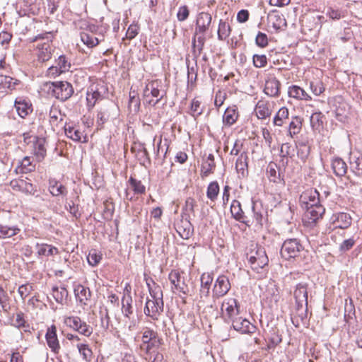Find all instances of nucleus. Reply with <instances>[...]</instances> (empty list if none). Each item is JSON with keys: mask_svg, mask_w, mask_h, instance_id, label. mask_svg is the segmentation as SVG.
Here are the masks:
<instances>
[{"mask_svg": "<svg viewBox=\"0 0 362 362\" xmlns=\"http://www.w3.org/2000/svg\"><path fill=\"white\" fill-rule=\"evenodd\" d=\"M212 16L207 12H200L198 13L195 23V30L197 33H206L211 24Z\"/></svg>", "mask_w": 362, "mask_h": 362, "instance_id": "nucleus-17", "label": "nucleus"}, {"mask_svg": "<svg viewBox=\"0 0 362 362\" xmlns=\"http://www.w3.org/2000/svg\"><path fill=\"white\" fill-rule=\"evenodd\" d=\"M215 162L204 160L202 165L201 175L202 177H207L213 173L215 169Z\"/></svg>", "mask_w": 362, "mask_h": 362, "instance_id": "nucleus-57", "label": "nucleus"}, {"mask_svg": "<svg viewBox=\"0 0 362 362\" xmlns=\"http://www.w3.org/2000/svg\"><path fill=\"white\" fill-rule=\"evenodd\" d=\"M213 276L210 273H204L201 276L200 297H208L210 293L211 286L213 282Z\"/></svg>", "mask_w": 362, "mask_h": 362, "instance_id": "nucleus-23", "label": "nucleus"}, {"mask_svg": "<svg viewBox=\"0 0 362 362\" xmlns=\"http://www.w3.org/2000/svg\"><path fill=\"white\" fill-rule=\"evenodd\" d=\"M303 119L299 116H292L289 123L288 133L291 137L298 134L302 128Z\"/></svg>", "mask_w": 362, "mask_h": 362, "instance_id": "nucleus-38", "label": "nucleus"}, {"mask_svg": "<svg viewBox=\"0 0 362 362\" xmlns=\"http://www.w3.org/2000/svg\"><path fill=\"white\" fill-rule=\"evenodd\" d=\"M127 286H126L124 288V295L122 298V312L125 317L130 320L131 316L134 313V310L131 291L127 288Z\"/></svg>", "mask_w": 362, "mask_h": 362, "instance_id": "nucleus-20", "label": "nucleus"}, {"mask_svg": "<svg viewBox=\"0 0 362 362\" xmlns=\"http://www.w3.org/2000/svg\"><path fill=\"white\" fill-rule=\"evenodd\" d=\"M68 295V292L66 288H60L58 287H53L52 288V296L53 298L58 303L62 304L64 300L66 298V297Z\"/></svg>", "mask_w": 362, "mask_h": 362, "instance_id": "nucleus-50", "label": "nucleus"}, {"mask_svg": "<svg viewBox=\"0 0 362 362\" xmlns=\"http://www.w3.org/2000/svg\"><path fill=\"white\" fill-rule=\"evenodd\" d=\"M163 311V301L147 299L144 307V313L153 320H158Z\"/></svg>", "mask_w": 362, "mask_h": 362, "instance_id": "nucleus-11", "label": "nucleus"}, {"mask_svg": "<svg viewBox=\"0 0 362 362\" xmlns=\"http://www.w3.org/2000/svg\"><path fill=\"white\" fill-rule=\"evenodd\" d=\"M150 94L153 98L158 100V103L163 98L165 93H161L158 88V83L157 81H152L145 87L144 90V96L148 97Z\"/></svg>", "mask_w": 362, "mask_h": 362, "instance_id": "nucleus-24", "label": "nucleus"}, {"mask_svg": "<svg viewBox=\"0 0 362 362\" xmlns=\"http://www.w3.org/2000/svg\"><path fill=\"white\" fill-rule=\"evenodd\" d=\"M12 325L16 327L25 328L24 331H27L26 328L28 325H26V321L24 319V315L22 312L17 313L12 320Z\"/></svg>", "mask_w": 362, "mask_h": 362, "instance_id": "nucleus-56", "label": "nucleus"}, {"mask_svg": "<svg viewBox=\"0 0 362 362\" xmlns=\"http://www.w3.org/2000/svg\"><path fill=\"white\" fill-rule=\"evenodd\" d=\"M248 156L246 152L240 153L235 163V169L238 174L242 177H245L248 174Z\"/></svg>", "mask_w": 362, "mask_h": 362, "instance_id": "nucleus-26", "label": "nucleus"}, {"mask_svg": "<svg viewBox=\"0 0 362 362\" xmlns=\"http://www.w3.org/2000/svg\"><path fill=\"white\" fill-rule=\"evenodd\" d=\"M189 16V10L187 5H182L179 7L177 13V18L180 22L186 21Z\"/></svg>", "mask_w": 362, "mask_h": 362, "instance_id": "nucleus-62", "label": "nucleus"}, {"mask_svg": "<svg viewBox=\"0 0 362 362\" xmlns=\"http://www.w3.org/2000/svg\"><path fill=\"white\" fill-rule=\"evenodd\" d=\"M101 259L102 256L98 254L95 250H91L87 257L88 264L93 267L96 266Z\"/></svg>", "mask_w": 362, "mask_h": 362, "instance_id": "nucleus-64", "label": "nucleus"}, {"mask_svg": "<svg viewBox=\"0 0 362 362\" xmlns=\"http://www.w3.org/2000/svg\"><path fill=\"white\" fill-rule=\"evenodd\" d=\"M238 118V112L234 107H228L223 115V122L226 126H231L237 121Z\"/></svg>", "mask_w": 362, "mask_h": 362, "instance_id": "nucleus-34", "label": "nucleus"}, {"mask_svg": "<svg viewBox=\"0 0 362 362\" xmlns=\"http://www.w3.org/2000/svg\"><path fill=\"white\" fill-rule=\"evenodd\" d=\"M288 95L291 98L298 99L310 100L311 97L305 92L304 89L298 86H292L288 88Z\"/></svg>", "mask_w": 362, "mask_h": 362, "instance_id": "nucleus-35", "label": "nucleus"}, {"mask_svg": "<svg viewBox=\"0 0 362 362\" xmlns=\"http://www.w3.org/2000/svg\"><path fill=\"white\" fill-rule=\"evenodd\" d=\"M332 168L337 176L342 177L346 175L348 167L343 159L337 157L332 160Z\"/></svg>", "mask_w": 362, "mask_h": 362, "instance_id": "nucleus-31", "label": "nucleus"}, {"mask_svg": "<svg viewBox=\"0 0 362 362\" xmlns=\"http://www.w3.org/2000/svg\"><path fill=\"white\" fill-rule=\"evenodd\" d=\"M350 168L353 173L358 175H362V155L351 153L349 157Z\"/></svg>", "mask_w": 362, "mask_h": 362, "instance_id": "nucleus-29", "label": "nucleus"}, {"mask_svg": "<svg viewBox=\"0 0 362 362\" xmlns=\"http://www.w3.org/2000/svg\"><path fill=\"white\" fill-rule=\"evenodd\" d=\"M49 185V191L52 196H66L68 193L67 189L60 182L54 179H50Z\"/></svg>", "mask_w": 362, "mask_h": 362, "instance_id": "nucleus-27", "label": "nucleus"}, {"mask_svg": "<svg viewBox=\"0 0 362 362\" xmlns=\"http://www.w3.org/2000/svg\"><path fill=\"white\" fill-rule=\"evenodd\" d=\"M15 107L19 116L23 118L28 115L30 109V106L28 105V103L21 100H16Z\"/></svg>", "mask_w": 362, "mask_h": 362, "instance_id": "nucleus-48", "label": "nucleus"}, {"mask_svg": "<svg viewBox=\"0 0 362 362\" xmlns=\"http://www.w3.org/2000/svg\"><path fill=\"white\" fill-rule=\"evenodd\" d=\"M255 111L257 117L261 119H266L272 115L269 103L264 100L258 101L255 106Z\"/></svg>", "mask_w": 362, "mask_h": 362, "instance_id": "nucleus-30", "label": "nucleus"}, {"mask_svg": "<svg viewBox=\"0 0 362 362\" xmlns=\"http://www.w3.org/2000/svg\"><path fill=\"white\" fill-rule=\"evenodd\" d=\"M249 262L251 267L254 270L262 269L267 265L269 259L266 252L263 247H259L255 255H251L249 257Z\"/></svg>", "mask_w": 362, "mask_h": 362, "instance_id": "nucleus-12", "label": "nucleus"}, {"mask_svg": "<svg viewBox=\"0 0 362 362\" xmlns=\"http://www.w3.org/2000/svg\"><path fill=\"white\" fill-rule=\"evenodd\" d=\"M230 289V284L228 278L225 275L219 276L213 288V296L220 298L228 293Z\"/></svg>", "mask_w": 362, "mask_h": 362, "instance_id": "nucleus-13", "label": "nucleus"}, {"mask_svg": "<svg viewBox=\"0 0 362 362\" xmlns=\"http://www.w3.org/2000/svg\"><path fill=\"white\" fill-rule=\"evenodd\" d=\"M106 90V86L102 83L92 84L89 86L86 93V101L88 110H91L98 100L103 99Z\"/></svg>", "mask_w": 362, "mask_h": 362, "instance_id": "nucleus-6", "label": "nucleus"}, {"mask_svg": "<svg viewBox=\"0 0 362 362\" xmlns=\"http://www.w3.org/2000/svg\"><path fill=\"white\" fill-rule=\"evenodd\" d=\"M18 163L19 165L15 169L16 174L28 173L31 172L34 168V166L32 165L29 157H25Z\"/></svg>", "mask_w": 362, "mask_h": 362, "instance_id": "nucleus-41", "label": "nucleus"}, {"mask_svg": "<svg viewBox=\"0 0 362 362\" xmlns=\"http://www.w3.org/2000/svg\"><path fill=\"white\" fill-rule=\"evenodd\" d=\"M76 346L83 358L86 361H90L93 356V352L88 345L86 344H78Z\"/></svg>", "mask_w": 362, "mask_h": 362, "instance_id": "nucleus-52", "label": "nucleus"}, {"mask_svg": "<svg viewBox=\"0 0 362 362\" xmlns=\"http://www.w3.org/2000/svg\"><path fill=\"white\" fill-rule=\"evenodd\" d=\"M281 83L275 78L269 79L265 83L264 92L269 96L277 97L279 95Z\"/></svg>", "mask_w": 362, "mask_h": 362, "instance_id": "nucleus-28", "label": "nucleus"}, {"mask_svg": "<svg viewBox=\"0 0 362 362\" xmlns=\"http://www.w3.org/2000/svg\"><path fill=\"white\" fill-rule=\"evenodd\" d=\"M47 93L58 100L65 101L74 93L72 85L67 81L47 82Z\"/></svg>", "mask_w": 362, "mask_h": 362, "instance_id": "nucleus-3", "label": "nucleus"}, {"mask_svg": "<svg viewBox=\"0 0 362 362\" xmlns=\"http://www.w3.org/2000/svg\"><path fill=\"white\" fill-rule=\"evenodd\" d=\"M305 216L310 220L311 223H316L322 218L325 212V208L321 204H317L312 206H305Z\"/></svg>", "mask_w": 362, "mask_h": 362, "instance_id": "nucleus-21", "label": "nucleus"}, {"mask_svg": "<svg viewBox=\"0 0 362 362\" xmlns=\"http://www.w3.org/2000/svg\"><path fill=\"white\" fill-rule=\"evenodd\" d=\"M20 229L17 226L0 225V238L5 239L16 235Z\"/></svg>", "mask_w": 362, "mask_h": 362, "instance_id": "nucleus-40", "label": "nucleus"}, {"mask_svg": "<svg viewBox=\"0 0 362 362\" xmlns=\"http://www.w3.org/2000/svg\"><path fill=\"white\" fill-rule=\"evenodd\" d=\"M299 202L303 209L306 205L312 206L319 204H320L319 192L316 189H308L300 194Z\"/></svg>", "mask_w": 362, "mask_h": 362, "instance_id": "nucleus-15", "label": "nucleus"}, {"mask_svg": "<svg viewBox=\"0 0 362 362\" xmlns=\"http://www.w3.org/2000/svg\"><path fill=\"white\" fill-rule=\"evenodd\" d=\"M204 112V107L201 105V102L196 98H194L190 105V110L189 113L192 115L194 119H197L199 116H200Z\"/></svg>", "mask_w": 362, "mask_h": 362, "instance_id": "nucleus-45", "label": "nucleus"}, {"mask_svg": "<svg viewBox=\"0 0 362 362\" xmlns=\"http://www.w3.org/2000/svg\"><path fill=\"white\" fill-rule=\"evenodd\" d=\"M75 295L79 302L85 305H88V301L91 297V293L88 288L82 285H78L74 289Z\"/></svg>", "mask_w": 362, "mask_h": 362, "instance_id": "nucleus-32", "label": "nucleus"}, {"mask_svg": "<svg viewBox=\"0 0 362 362\" xmlns=\"http://www.w3.org/2000/svg\"><path fill=\"white\" fill-rule=\"evenodd\" d=\"M304 250V247L297 238L286 240L281 248V255L285 259L295 258Z\"/></svg>", "mask_w": 362, "mask_h": 362, "instance_id": "nucleus-4", "label": "nucleus"}, {"mask_svg": "<svg viewBox=\"0 0 362 362\" xmlns=\"http://www.w3.org/2000/svg\"><path fill=\"white\" fill-rule=\"evenodd\" d=\"M44 39L45 34H39L30 40V42L33 44L34 54L37 57V61L42 64L45 62V54L44 52L45 42Z\"/></svg>", "mask_w": 362, "mask_h": 362, "instance_id": "nucleus-16", "label": "nucleus"}, {"mask_svg": "<svg viewBox=\"0 0 362 362\" xmlns=\"http://www.w3.org/2000/svg\"><path fill=\"white\" fill-rule=\"evenodd\" d=\"M267 23L275 32L284 30L287 27L286 20L284 16L279 11L273 10L267 16Z\"/></svg>", "mask_w": 362, "mask_h": 362, "instance_id": "nucleus-10", "label": "nucleus"}, {"mask_svg": "<svg viewBox=\"0 0 362 362\" xmlns=\"http://www.w3.org/2000/svg\"><path fill=\"white\" fill-rule=\"evenodd\" d=\"M297 148L298 157L303 162L305 161L310 154V146L305 143L301 142L297 146Z\"/></svg>", "mask_w": 362, "mask_h": 362, "instance_id": "nucleus-53", "label": "nucleus"}, {"mask_svg": "<svg viewBox=\"0 0 362 362\" xmlns=\"http://www.w3.org/2000/svg\"><path fill=\"white\" fill-rule=\"evenodd\" d=\"M183 272L180 273L177 270H173L169 274V280L172 284V288L175 289L174 293H178L180 297L187 296L189 289L188 285L185 282V278L182 276Z\"/></svg>", "mask_w": 362, "mask_h": 362, "instance_id": "nucleus-5", "label": "nucleus"}, {"mask_svg": "<svg viewBox=\"0 0 362 362\" xmlns=\"http://www.w3.org/2000/svg\"><path fill=\"white\" fill-rule=\"evenodd\" d=\"M295 149L289 143H284L281 145L280 149V156L284 158H292L294 156Z\"/></svg>", "mask_w": 362, "mask_h": 362, "instance_id": "nucleus-55", "label": "nucleus"}, {"mask_svg": "<svg viewBox=\"0 0 362 362\" xmlns=\"http://www.w3.org/2000/svg\"><path fill=\"white\" fill-rule=\"evenodd\" d=\"M140 334L141 343L139 345V350L141 354H144L149 359H151V355L158 350L161 344V339L159 337L156 331L148 328H144Z\"/></svg>", "mask_w": 362, "mask_h": 362, "instance_id": "nucleus-1", "label": "nucleus"}, {"mask_svg": "<svg viewBox=\"0 0 362 362\" xmlns=\"http://www.w3.org/2000/svg\"><path fill=\"white\" fill-rule=\"evenodd\" d=\"M352 218L347 213L339 212L334 214L330 218V225L333 228H348L351 224Z\"/></svg>", "mask_w": 362, "mask_h": 362, "instance_id": "nucleus-14", "label": "nucleus"}, {"mask_svg": "<svg viewBox=\"0 0 362 362\" xmlns=\"http://www.w3.org/2000/svg\"><path fill=\"white\" fill-rule=\"evenodd\" d=\"M110 107L101 108L98 114H97V123L98 125L104 124L109 119L110 114Z\"/></svg>", "mask_w": 362, "mask_h": 362, "instance_id": "nucleus-58", "label": "nucleus"}, {"mask_svg": "<svg viewBox=\"0 0 362 362\" xmlns=\"http://www.w3.org/2000/svg\"><path fill=\"white\" fill-rule=\"evenodd\" d=\"M206 33H197L196 30H194V34L192 37V47L194 49H197L199 54H200L204 48L206 37L204 36Z\"/></svg>", "mask_w": 362, "mask_h": 362, "instance_id": "nucleus-42", "label": "nucleus"}, {"mask_svg": "<svg viewBox=\"0 0 362 362\" xmlns=\"http://www.w3.org/2000/svg\"><path fill=\"white\" fill-rule=\"evenodd\" d=\"M356 244V240L354 237L346 239L339 246V250L341 253H345L350 250Z\"/></svg>", "mask_w": 362, "mask_h": 362, "instance_id": "nucleus-60", "label": "nucleus"}, {"mask_svg": "<svg viewBox=\"0 0 362 362\" xmlns=\"http://www.w3.org/2000/svg\"><path fill=\"white\" fill-rule=\"evenodd\" d=\"M219 193V185L216 181L209 183L207 187L206 196L212 202H214Z\"/></svg>", "mask_w": 362, "mask_h": 362, "instance_id": "nucleus-49", "label": "nucleus"}, {"mask_svg": "<svg viewBox=\"0 0 362 362\" xmlns=\"http://www.w3.org/2000/svg\"><path fill=\"white\" fill-rule=\"evenodd\" d=\"M289 111L286 107H281L275 115L273 124L277 127H282L288 119Z\"/></svg>", "mask_w": 362, "mask_h": 362, "instance_id": "nucleus-37", "label": "nucleus"}, {"mask_svg": "<svg viewBox=\"0 0 362 362\" xmlns=\"http://www.w3.org/2000/svg\"><path fill=\"white\" fill-rule=\"evenodd\" d=\"M47 344L55 355L59 354L61 346L57 338V328L55 325H52L51 327L47 329Z\"/></svg>", "mask_w": 362, "mask_h": 362, "instance_id": "nucleus-18", "label": "nucleus"}, {"mask_svg": "<svg viewBox=\"0 0 362 362\" xmlns=\"http://www.w3.org/2000/svg\"><path fill=\"white\" fill-rule=\"evenodd\" d=\"M265 340L267 346L264 349L269 351L272 349H274V348L281 342V337L276 332H273Z\"/></svg>", "mask_w": 362, "mask_h": 362, "instance_id": "nucleus-44", "label": "nucleus"}, {"mask_svg": "<svg viewBox=\"0 0 362 362\" xmlns=\"http://www.w3.org/2000/svg\"><path fill=\"white\" fill-rule=\"evenodd\" d=\"M296 300V310L298 317L303 321L307 318L308 310V284L299 283L296 285L293 291Z\"/></svg>", "mask_w": 362, "mask_h": 362, "instance_id": "nucleus-2", "label": "nucleus"}, {"mask_svg": "<svg viewBox=\"0 0 362 362\" xmlns=\"http://www.w3.org/2000/svg\"><path fill=\"white\" fill-rule=\"evenodd\" d=\"M252 211L253 213L252 223L255 221L257 225L262 226L263 212L262 203L257 201L252 202Z\"/></svg>", "mask_w": 362, "mask_h": 362, "instance_id": "nucleus-36", "label": "nucleus"}, {"mask_svg": "<svg viewBox=\"0 0 362 362\" xmlns=\"http://www.w3.org/2000/svg\"><path fill=\"white\" fill-rule=\"evenodd\" d=\"M47 247L49 248L47 252V257H54L56 258V262L58 263L63 262V259L60 255L58 248L48 245H47Z\"/></svg>", "mask_w": 362, "mask_h": 362, "instance_id": "nucleus-61", "label": "nucleus"}, {"mask_svg": "<svg viewBox=\"0 0 362 362\" xmlns=\"http://www.w3.org/2000/svg\"><path fill=\"white\" fill-rule=\"evenodd\" d=\"M18 80L13 79L10 76L0 75V91L4 92L7 89H13L15 86L18 84Z\"/></svg>", "mask_w": 362, "mask_h": 362, "instance_id": "nucleus-39", "label": "nucleus"}, {"mask_svg": "<svg viewBox=\"0 0 362 362\" xmlns=\"http://www.w3.org/2000/svg\"><path fill=\"white\" fill-rule=\"evenodd\" d=\"M136 156L142 165H144L146 162L150 163L148 152L144 144L139 146V148L136 152Z\"/></svg>", "mask_w": 362, "mask_h": 362, "instance_id": "nucleus-54", "label": "nucleus"}, {"mask_svg": "<svg viewBox=\"0 0 362 362\" xmlns=\"http://www.w3.org/2000/svg\"><path fill=\"white\" fill-rule=\"evenodd\" d=\"M81 41L89 48H92L98 45L100 40L92 33L83 32L81 33Z\"/></svg>", "mask_w": 362, "mask_h": 362, "instance_id": "nucleus-43", "label": "nucleus"}, {"mask_svg": "<svg viewBox=\"0 0 362 362\" xmlns=\"http://www.w3.org/2000/svg\"><path fill=\"white\" fill-rule=\"evenodd\" d=\"M10 186L13 190L24 193H30L33 190L32 184L22 179L11 180Z\"/></svg>", "mask_w": 362, "mask_h": 362, "instance_id": "nucleus-33", "label": "nucleus"}, {"mask_svg": "<svg viewBox=\"0 0 362 362\" xmlns=\"http://www.w3.org/2000/svg\"><path fill=\"white\" fill-rule=\"evenodd\" d=\"M176 230L183 239H188L192 233V225L188 217L182 218L176 224Z\"/></svg>", "mask_w": 362, "mask_h": 362, "instance_id": "nucleus-22", "label": "nucleus"}, {"mask_svg": "<svg viewBox=\"0 0 362 362\" xmlns=\"http://www.w3.org/2000/svg\"><path fill=\"white\" fill-rule=\"evenodd\" d=\"M324 115L320 112H316L312 114L310 116V125L313 129H320L323 124Z\"/></svg>", "mask_w": 362, "mask_h": 362, "instance_id": "nucleus-47", "label": "nucleus"}, {"mask_svg": "<svg viewBox=\"0 0 362 362\" xmlns=\"http://www.w3.org/2000/svg\"><path fill=\"white\" fill-rule=\"evenodd\" d=\"M230 34V27L228 23L221 20L218 29V37L221 40H226Z\"/></svg>", "mask_w": 362, "mask_h": 362, "instance_id": "nucleus-46", "label": "nucleus"}, {"mask_svg": "<svg viewBox=\"0 0 362 362\" xmlns=\"http://www.w3.org/2000/svg\"><path fill=\"white\" fill-rule=\"evenodd\" d=\"M64 322L68 327L86 337H89L93 333V328L78 316L68 317Z\"/></svg>", "mask_w": 362, "mask_h": 362, "instance_id": "nucleus-8", "label": "nucleus"}, {"mask_svg": "<svg viewBox=\"0 0 362 362\" xmlns=\"http://www.w3.org/2000/svg\"><path fill=\"white\" fill-rule=\"evenodd\" d=\"M228 323L231 324V327L240 334H253L256 332L257 327L252 324L247 319L238 315Z\"/></svg>", "mask_w": 362, "mask_h": 362, "instance_id": "nucleus-9", "label": "nucleus"}, {"mask_svg": "<svg viewBox=\"0 0 362 362\" xmlns=\"http://www.w3.org/2000/svg\"><path fill=\"white\" fill-rule=\"evenodd\" d=\"M64 131L66 136L73 141L82 143L87 142L86 135L83 134V132L78 129L71 126H66Z\"/></svg>", "mask_w": 362, "mask_h": 362, "instance_id": "nucleus-25", "label": "nucleus"}, {"mask_svg": "<svg viewBox=\"0 0 362 362\" xmlns=\"http://www.w3.org/2000/svg\"><path fill=\"white\" fill-rule=\"evenodd\" d=\"M129 183L130 184L133 191L135 194H143L146 192V187L141 183L140 180H138L133 177H130L129 180Z\"/></svg>", "mask_w": 362, "mask_h": 362, "instance_id": "nucleus-51", "label": "nucleus"}, {"mask_svg": "<svg viewBox=\"0 0 362 362\" xmlns=\"http://www.w3.org/2000/svg\"><path fill=\"white\" fill-rule=\"evenodd\" d=\"M253 64L257 68L264 67L267 64V57L264 54H254Z\"/></svg>", "mask_w": 362, "mask_h": 362, "instance_id": "nucleus-63", "label": "nucleus"}, {"mask_svg": "<svg viewBox=\"0 0 362 362\" xmlns=\"http://www.w3.org/2000/svg\"><path fill=\"white\" fill-rule=\"evenodd\" d=\"M222 316L226 322H228L239 315V305L237 300L233 298L225 299L221 305Z\"/></svg>", "mask_w": 362, "mask_h": 362, "instance_id": "nucleus-7", "label": "nucleus"}, {"mask_svg": "<svg viewBox=\"0 0 362 362\" xmlns=\"http://www.w3.org/2000/svg\"><path fill=\"white\" fill-rule=\"evenodd\" d=\"M230 212L235 220L245 223L247 226L252 225V221L245 215L239 201L236 199L233 200L230 205Z\"/></svg>", "mask_w": 362, "mask_h": 362, "instance_id": "nucleus-19", "label": "nucleus"}, {"mask_svg": "<svg viewBox=\"0 0 362 362\" xmlns=\"http://www.w3.org/2000/svg\"><path fill=\"white\" fill-rule=\"evenodd\" d=\"M310 88L312 93L315 95H320L325 91L323 83L320 81H314L310 82Z\"/></svg>", "mask_w": 362, "mask_h": 362, "instance_id": "nucleus-59", "label": "nucleus"}]
</instances>
